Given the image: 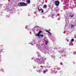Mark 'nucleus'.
I'll list each match as a JSON object with an SVG mask.
<instances>
[{
    "label": "nucleus",
    "mask_w": 76,
    "mask_h": 76,
    "mask_svg": "<svg viewBox=\"0 0 76 76\" xmlns=\"http://www.w3.org/2000/svg\"><path fill=\"white\" fill-rule=\"evenodd\" d=\"M45 44L47 45L48 44V41L47 40H46L45 42Z\"/></svg>",
    "instance_id": "11"
},
{
    "label": "nucleus",
    "mask_w": 76,
    "mask_h": 76,
    "mask_svg": "<svg viewBox=\"0 0 76 76\" xmlns=\"http://www.w3.org/2000/svg\"><path fill=\"white\" fill-rule=\"evenodd\" d=\"M74 39H72L71 40V41L73 42V41H74Z\"/></svg>",
    "instance_id": "14"
},
{
    "label": "nucleus",
    "mask_w": 76,
    "mask_h": 76,
    "mask_svg": "<svg viewBox=\"0 0 76 76\" xmlns=\"http://www.w3.org/2000/svg\"><path fill=\"white\" fill-rule=\"evenodd\" d=\"M44 7L45 8H47V5H44Z\"/></svg>",
    "instance_id": "12"
},
{
    "label": "nucleus",
    "mask_w": 76,
    "mask_h": 76,
    "mask_svg": "<svg viewBox=\"0 0 76 76\" xmlns=\"http://www.w3.org/2000/svg\"><path fill=\"white\" fill-rule=\"evenodd\" d=\"M47 71V70H44L43 71V73H45Z\"/></svg>",
    "instance_id": "13"
},
{
    "label": "nucleus",
    "mask_w": 76,
    "mask_h": 76,
    "mask_svg": "<svg viewBox=\"0 0 76 76\" xmlns=\"http://www.w3.org/2000/svg\"><path fill=\"white\" fill-rule=\"evenodd\" d=\"M75 26H76L75 25H74L72 24H71V28H74V27H75Z\"/></svg>",
    "instance_id": "5"
},
{
    "label": "nucleus",
    "mask_w": 76,
    "mask_h": 76,
    "mask_svg": "<svg viewBox=\"0 0 76 76\" xmlns=\"http://www.w3.org/2000/svg\"><path fill=\"white\" fill-rule=\"evenodd\" d=\"M40 63H43V61H42V60H41V59H40Z\"/></svg>",
    "instance_id": "9"
},
{
    "label": "nucleus",
    "mask_w": 76,
    "mask_h": 76,
    "mask_svg": "<svg viewBox=\"0 0 76 76\" xmlns=\"http://www.w3.org/2000/svg\"><path fill=\"white\" fill-rule=\"evenodd\" d=\"M28 5L25 2H20L18 4V6L21 7L22 6H26Z\"/></svg>",
    "instance_id": "1"
},
{
    "label": "nucleus",
    "mask_w": 76,
    "mask_h": 76,
    "mask_svg": "<svg viewBox=\"0 0 76 76\" xmlns=\"http://www.w3.org/2000/svg\"><path fill=\"white\" fill-rule=\"evenodd\" d=\"M41 33H43L42 31L40 30L39 31V32L37 34H36V36H37V37H40V36H41V37H43V35H40V34H41Z\"/></svg>",
    "instance_id": "2"
},
{
    "label": "nucleus",
    "mask_w": 76,
    "mask_h": 76,
    "mask_svg": "<svg viewBox=\"0 0 76 76\" xmlns=\"http://www.w3.org/2000/svg\"><path fill=\"white\" fill-rule=\"evenodd\" d=\"M74 37H75V38H76V35H75Z\"/></svg>",
    "instance_id": "15"
},
{
    "label": "nucleus",
    "mask_w": 76,
    "mask_h": 76,
    "mask_svg": "<svg viewBox=\"0 0 76 76\" xmlns=\"http://www.w3.org/2000/svg\"><path fill=\"white\" fill-rule=\"evenodd\" d=\"M74 0V1H76V0Z\"/></svg>",
    "instance_id": "18"
},
{
    "label": "nucleus",
    "mask_w": 76,
    "mask_h": 76,
    "mask_svg": "<svg viewBox=\"0 0 76 76\" xmlns=\"http://www.w3.org/2000/svg\"><path fill=\"white\" fill-rule=\"evenodd\" d=\"M46 32H47L49 34H50V35H51V33H50V31H48V30H46Z\"/></svg>",
    "instance_id": "8"
},
{
    "label": "nucleus",
    "mask_w": 76,
    "mask_h": 76,
    "mask_svg": "<svg viewBox=\"0 0 76 76\" xmlns=\"http://www.w3.org/2000/svg\"><path fill=\"white\" fill-rule=\"evenodd\" d=\"M55 4L56 6H58L59 5V4H60V2L58 1H56L55 2Z\"/></svg>",
    "instance_id": "3"
},
{
    "label": "nucleus",
    "mask_w": 76,
    "mask_h": 76,
    "mask_svg": "<svg viewBox=\"0 0 76 76\" xmlns=\"http://www.w3.org/2000/svg\"><path fill=\"white\" fill-rule=\"evenodd\" d=\"M66 41H67V42H69V39H66Z\"/></svg>",
    "instance_id": "16"
},
{
    "label": "nucleus",
    "mask_w": 76,
    "mask_h": 76,
    "mask_svg": "<svg viewBox=\"0 0 76 76\" xmlns=\"http://www.w3.org/2000/svg\"><path fill=\"white\" fill-rule=\"evenodd\" d=\"M39 7H38V10H39Z\"/></svg>",
    "instance_id": "17"
},
{
    "label": "nucleus",
    "mask_w": 76,
    "mask_h": 76,
    "mask_svg": "<svg viewBox=\"0 0 76 76\" xmlns=\"http://www.w3.org/2000/svg\"><path fill=\"white\" fill-rule=\"evenodd\" d=\"M26 2L28 4H30V3L31 2V1H30V0H27L26 1Z\"/></svg>",
    "instance_id": "6"
},
{
    "label": "nucleus",
    "mask_w": 76,
    "mask_h": 76,
    "mask_svg": "<svg viewBox=\"0 0 76 76\" xmlns=\"http://www.w3.org/2000/svg\"><path fill=\"white\" fill-rule=\"evenodd\" d=\"M41 10H42L41 11L42 13H43V12H44V10H43L42 9H39L38 11L39 12H40Z\"/></svg>",
    "instance_id": "7"
},
{
    "label": "nucleus",
    "mask_w": 76,
    "mask_h": 76,
    "mask_svg": "<svg viewBox=\"0 0 76 76\" xmlns=\"http://www.w3.org/2000/svg\"><path fill=\"white\" fill-rule=\"evenodd\" d=\"M66 51V49H65L64 50H63L62 51H61L62 53H65V52Z\"/></svg>",
    "instance_id": "10"
},
{
    "label": "nucleus",
    "mask_w": 76,
    "mask_h": 76,
    "mask_svg": "<svg viewBox=\"0 0 76 76\" xmlns=\"http://www.w3.org/2000/svg\"><path fill=\"white\" fill-rule=\"evenodd\" d=\"M74 14L73 13H71L69 14V17H70V18H73V16H74Z\"/></svg>",
    "instance_id": "4"
}]
</instances>
